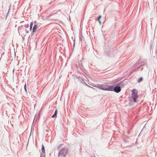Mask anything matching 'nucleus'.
I'll use <instances>...</instances> for the list:
<instances>
[{"mask_svg": "<svg viewBox=\"0 0 157 157\" xmlns=\"http://www.w3.org/2000/svg\"><path fill=\"white\" fill-rule=\"evenodd\" d=\"M100 89L105 90L113 91V86H108L106 85H101L99 86Z\"/></svg>", "mask_w": 157, "mask_h": 157, "instance_id": "1", "label": "nucleus"}, {"mask_svg": "<svg viewBox=\"0 0 157 157\" xmlns=\"http://www.w3.org/2000/svg\"><path fill=\"white\" fill-rule=\"evenodd\" d=\"M67 148H64L62 149L61 151H59L58 156V157H64V156L67 154Z\"/></svg>", "mask_w": 157, "mask_h": 157, "instance_id": "2", "label": "nucleus"}, {"mask_svg": "<svg viewBox=\"0 0 157 157\" xmlns=\"http://www.w3.org/2000/svg\"><path fill=\"white\" fill-rule=\"evenodd\" d=\"M132 97L135 102H136V99L138 98L137 93L136 90H132Z\"/></svg>", "mask_w": 157, "mask_h": 157, "instance_id": "3", "label": "nucleus"}, {"mask_svg": "<svg viewBox=\"0 0 157 157\" xmlns=\"http://www.w3.org/2000/svg\"><path fill=\"white\" fill-rule=\"evenodd\" d=\"M113 90L116 93H119L121 90V87L120 86H116L114 88H113Z\"/></svg>", "mask_w": 157, "mask_h": 157, "instance_id": "4", "label": "nucleus"}, {"mask_svg": "<svg viewBox=\"0 0 157 157\" xmlns=\"http://www.w3.org/2000/svg\"><path fill=\"white\" fill-rule=\"evenodd\" d=\"M34 23L36 24L34 25L33 28V32H35L36 31L37 29H38L37 26H38V25L36 24V21H35L34 22Z\"/></svg>", "mask_w": 157, "mask_h": 157, "instance_id": "5", "label": "nucleus"}, {"mask_svg": "<svg viewBox=\"0 0 157 157\" xmlns=\"http://www.w3.org/2000/svg\"><path fill=\"white\" fill-rule=\"evenodd\" d=\"M57 114V110H56L55 113L52 116V117L53 118H55L56 117V115Z\"/></svg>", "mask_w": 157, "mask_h": 157, "instance_id": "6", "label": "nucleus"}, {"mask_svg": "<svg viewBox=\"0 0 157 157\" xmlns=\"http://www.w3.org/2000/svg\"><path fill=\"white\" fill-rule=\"evenodd\" d=\"M42 152L43 153V154L45 153V150H44V147L43 145H42Z\"/></svg>", "mask_w": 157, "mask_h": 157, "instance_id": "7", "label": "nucleus"}, {"mask_svg": "<svg viewBox=\"0 0 157 157\" xmlns=\"http://www.w3.org/2000/svg\"><path fill=\"white\" fill-rule=\"evenodd\" d=\"M143 80V78L142 77H140L139 78V79L138 80V82H142Z\"/></svg>", "mask_w": 157, "mask_h": 157, "instance_id": "8", "label": "nucleus"}, {"mask_svg": "<svg viewBox=\"0 0 157 157\" xmlns=\"http://www.w3.org/2000/svg\"><path fill=\"white\" fill-rule=\"evenodd\" d=\"M33 25V22H32L30 23V30H31V29H32V26Z\"/></svg>", "mask_w": 157, "mask_h": 157, "instance_id": "9", "label": "nucleus"}, {"mask_svg": "<svg viewBox=\"0 0 157 157\" xmlns=\"http://www.w3.org/2000/svg\"><path fill=\"white\" fill-rule=\"evenodd\" d=\"M62 145L63 144H59L58 147V149H59V148L61 147Z\"/></svg>", "mask_w": 157, "mask_h": 157, "instance_id": "10", "label": "nucleus"}, {"mask_svg": "<svg viewBox=\"0 0 157 157\" xmlns=\"http://www.w3.org/2000/svg\"><path fill=\"white\" fill-rule=\"evenodd\" d=\"M40 157H45V155H44V154H42L40 155Z\"/></svg>", "mask_w": 157, "mask_h": 157, "instance_id": "11", "label": "nucleus"}, {"mask_svg": "<svg viewBox=\"0 0 157 157\" xmlns=\"http://www.w3.org/2000/svg\"><path fill=\"white\" fill-rule=\"evenodd\" d=\"M26 84H25V86H24V88H25V91L27 92V90H26Z\"/></svg>", "mask_w": 157, "mask_h": 157, "instance_id": "12", "label": "nucleus"}, {"mask_svg": "<svg viewBox=\"0 0 157 157\" xmlns=\"http://www.w3.org/2000/svg\"><path fill=\"white\" fill-rule=\"evenodd\" d=\"M101 17V16H99V17H98V21H99V19Z\"/></svg>", "mask_w": 157, "mask_h": 157, "instance_id": "13", "label": "nucleus"}, {"mask_svg": "<svg viewBox=\"0 0 157 157\" xmlns=\"http://www.w3.org/2000/svg\"><path fill=\"white\" fill-rule=\"evenodd\" d=\"M25 26L26 27H28L29 26V25L28 24H27V25H25Z\"/></svg>", "mask_w": 157, "mask_h": 157, "instance_id": "14", "label": "nucleus"}, {"mask_svg": "<svg viewBox=\"0 0 157 157\" xmlns=\"http://www.w3.org/2000/svg\"><path fill=\"white\" fill-rule=\"evenodd\" d=\"M99 21V22L100 23V24L101 25V22L100 21V20H99V21Z\"/></svg>", "mask_w": 157, "mask_h": 157, "instance_id": "15", "label": "nucleus"}]
</instances>
